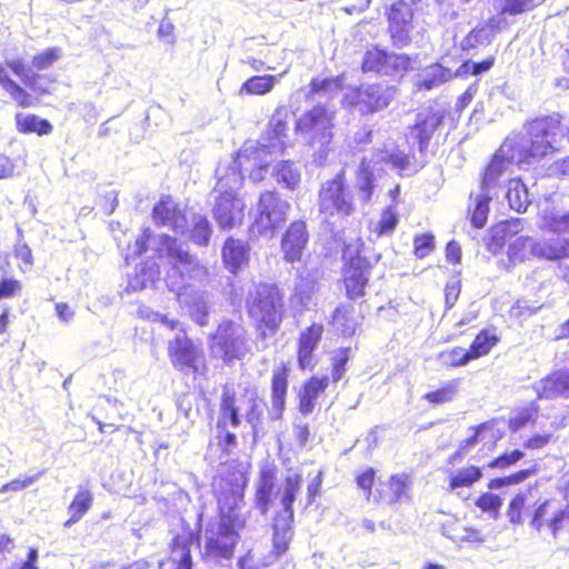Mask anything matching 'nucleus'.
Instances as JSON below:
<instances>
[{
    "label": "nucleus",
    "instance_id": "1",
    "mask_svg": "<svg viewBox=\"0 0 569 569\" xmlns=\"http://www.w3.org/2000/svg\"><path fill=\"white\" fill-rule=\"evenodd\" d=\"M152 243V249L158 258L170 266L167 271L166 282L168 288L176 292L178 300L190 318L200 326H206L209 318V295L199 289L186 284L187 281L203 282L208 278V270L201 266L197 257L189 253L187 246L168 234L151 237V230L144 228L136 239L133 246H128L124 259L128 261L147 250V243Z\"/></svg>",
    "mask_w": 569,
    "mask_h": 569
},
{
    "label": "nucleus",
    "instance_id": "2",
    "mask_svg": "<svg viewBox=\"0 0 569 569\" xmlns=\"http://www.w3.org/2000/svg\"><path fill=\"white\" fill-rule=\"evenodd\" d=\"M247 483L248 479L242 467L233 471L230 478L221 475L214 481L220 523L217 529L206 531L203 558L209 562L216 563L233 556L239 530L246 525V515L242 509Z\"/></svg>",
    "mask_w": 569,
    "mask_h": 569
},
{
    "label": "nucleus",
    "instance_id": "3",
    "mask_svg": "<svg viewBox=\"0 0 569 569\" xmlns=\"http://www.w3.org/2000/svg\"><path fill=\"white\" fill-rule=\"evenodd\" d=\"M242 411L256 433L257 426L260 423L263 413L262 401L258 399L254 391L246 390L242 395L237 397L232 388L224 386L221 395L214 439L209 445L210 456H212L217 447V449L221 450L219 460H222L223 455L229 456L237 448V437L230 430V427L237 428L240 425V412Z\"/></svg>",
    "mask_w": 569,
    "mask_h": 569
},
{
    "label": "nucleus",
    "instance_id": "4",
    "mask_svg": "<svg viewBox=\"0 0 569 569\" xmlns=\"http://www.w3.org/2000/svg\"><path fill=\"white\" fill-rule=\"evenodd\" d=\"M561 117L558 113L528 121L520 133L508 137L501 144V152L513 153L519 168L538 163L558 150L556 137L560 132Z\"/></svg>",
    "mask_w": 569,
    "mask_h": 569
},
{
    "label": "nucleus",
    "instance_id": "5",
    "mask_svg": "<svg viewBox=\"0 0 569 569\" xmlns=\"http://www.w3.org/2000/svg\"><path fill=\"white\" fill-rule=\"evenodd\" d=\"M289 113V109L286 106H278L260 141H249L238 152L239 164L252 167L250 178L253 181H260L263 178L262 171L269 166L272 154L283 152Z\"/></svg>",
    "mask_w": 569,
    "mask_h": 569
},
{
    "label": "nucleus",
    "instance_id": "6",
    "mask_svg": "<svg viewBox=\"0 0 569 569\" xmlns=\"http://www.w3.org/2000/svg\"><path fill=\"white\" fill-rule=\"evenodd\" d=\"M248 167L240 166L237 158L231 166H219L217 169L218 181L212 190V214L221 229H232L243 219L244 203L237 191L242 184L241 169Z\"/></svg>",
    "mask_w": 569,
    "mask_h": 569
},
{
    "label": "nucleus",
    "instance_id": "7",
    "mask_svg": "<svg viewBox=\"0 0 569 569\" xmlns=\"http://www.w3.org/2000/svg\"><path fill=\"white\" fill-rule=\"evenodd\" d=\"M246 305L249 316L258 323L256 347L258 350H264L268 347V331L274 333L282 321L283 295L277 286L252 283L248 290Z\"/></svg>",
    "mask_w": 569,
    "mask_h": 569
},
{
    "label": "nucleus",
    "instance_id": "8",
    "mask_svg": "<svg viewBox=\"0 0 569 569\" xmlns=\"http://www.w3.org/2000/svg\"><path fill=\"white\" fill-rule=\"evenodd\" d=\"M318 208L323 221L331 226L342 222L355 212L353 196L347 188L343 170L321 184Z\"/></svg>",
    "mask_w": 569,
    "mask_h": 569
},
{
    "label": "nucleus",
    "instance_id": "9",
    "mask_svg": "<svg viewBox=\"0 0 569 569\" xmlns=\"http://www.w3.org/2000/svg\"><path fill=\"white\" fill-rule=\"evenodd\" d=\"M302 477L293 470H288L284 482L279 490L282 512L279 513L273 523V552L276 557L283 555L293 537V501L300 491Z\"/></svg>",
    "mask_w": 569,
    "mask_h": 569
},
{
    "label": "nucleus",
    "instance_id": "10",
    "mask_svg": "<svg viewBox=\"0 0 569 569\" xmlns=\"http://www.w3.org/2000/svg\"><path fill=\"white\" fill-rule=\"evenodd\" d=\"M335 111L325 106H316L303 113L297 122V132L305 143L317 150L323 159L328 152L333 133Z\"/></svg>",
    "mask_w": 569,
    "mask_h": 569
},
{
    "label": "nucleus",
    "instance_id": "11",
    "mask_svg": "<svg viewBox=\"0 0 569 569\" xmlns=\"http://www.w3.org/2000/svg\"><path fill=\"white\" fill-rule=\"evenodd\" d=\"M210 349L216 358L226 363L243 358L249 352L250 345L241 319L222 320L211 337Z\"/></svg>",
    "mask_w": 569,
    "mask_h": 569
},
{
    "label": "nucleus",
    "instance_id": "12",
    "mask_svg": "<svg viewBox=\"0 0 569 569\" xmlns=\"http://www.w3.org/2000/svg\"><path fill=\"white\" fill-rule=\"evenodd\" d=\"M153 321H159L171 330L179 329L176 338L169 342L168 352L171 362L178 370L189 373L198 371V362L201 359L199 348L187 337L184 330L180 328V322L169 319L159 312L154 313Z\"/></svg>",
    "mask_w": 569,
    "mask_h": 569
},
{
    "label": "nucleus",
    "instance_id": "13",
    "mask_svg": "<svg viewBox=\"0 0 569 569\" xmlns=\"http://www.w3.org/2000/svg\"><path fill=\"white\" fill-rule=\"evenodd\" d=\"M397 96L393 86L383 83L363 84L350 88L343 96V103L359 111L360 114H373L386 109Z\"/></svg>",
    "mask_w": 569,
    "mask_h": 569
},
{
    "label": "nucleus",
    "instance_id": "14",
    "mask_svg": "<svg viewBox=\"0 0 569 569\" xmlns=\"http://www.w3.org/2000/svg\"><path fill=\"white\" fill-rule=\"evenodd\" d=\"M380 163L390 164L392 169L400 174H410L413 172L410 167L409 156L399 150H380L373 154L372 159H363L357 174V186L362 192L365 201H369L373 191V180L376 166Z\"/></svg>",
    "mask_w": 569,
    "mask_h": 569
},
{
    "label": "nucleus",
    "instance_id": "15",
    "mask_svg": "<svg viewBox=\"0 0 569 569\" xmlns=\"http://www.w3.org/2000/svg\"><path fill=\"white\" fill-rule=\"evenodd\" d=\"M290 209L289 202L282 200L276 192L267 191L260 196L258 203V217L253 228L260 234L272 232L280 227Z\"/></svg>",
    "mask_w": 569,
    "mask_h": 569
},
{
    "label": "nucleus",
    "instance_id": "16",
    "mask_svg": "<svg viewBox=\"0 0 569 569\" xmlns=\"http://www.w3.org/2000/svg\"><path fill=\"white\" fill-rule=\"evenodd\" d=\"M413 9L412 3L405 0L395 2L388 13L389 31L392 42L398 48H403L411 41Z\"/></svg>",
    "mask_w": 569,
    "mask_h": 569
},
{
    "label": "nucleus",
    "instance_id": "17",
    "mask_svg": "<svg viewBox=\"0 0 569 569\" xmlns=\"http://www.w3.org/2000/svg\"><path fill=\"white\" fill-rule=\"evenodd\" d=\"M309 240L307 226L303 221L292 222L281 240V251L287 262L293 263L302 257Z\"/></svg>",
    "mask_w": 569,
    "mask_h": 569
},
{
    "label": "nucleus",
    "instance_id": "18",
    "mask_svg": "<svg viewBox=\"0 0 569 569\" xmlns=\"http://www.w3.org/2000/svg\"><path fill=\"white\" fill-rule=\"evenodd\" d=\"M539 399L569 398V367L558 369L535 383Z\"/></svg>",
    "mask_w": 569,
    "mask_h": 569
},
{
    "label": "nucleus",
    "instance_id": "19",
    "mask_svg": "<svg viewBox=\"0 0 569 569\" xmlns=\"http://www.w3.org/2000/svg\"><path fill=\"white\" fill-rule=\"evenodd\" d=\"M153 220L158 226L169 227L184 234L188 221L178 204L170 198H162L153 208Z\"/></svg>",
    "mask_w": 569,
    "mask_h": 569
},
{
    "label": "nucleus",
    "instance_id": "20",
    "mask_svg": "<svg viewBox=\"0 0 569 569\" xmlns=\"http://www.w3.org/2000/svg\"><path fill=\"white\" fill-rule=\"evenodd\" d=\"M277 473V467L272 463H266L260 469L259 480L256 490V506L261 511V513H266L268 511L273 493L276 497L280 498L279 490L281 489L282 486L278 487L277 492H274L278 480ZM286 476L283 477V479ZM282 482H284V480Z\"/></svg>",
    "mask_w": 569,
    "mask_h": 569
},
{
    "label": "nucleus",
    "instance_id": "21",
    "mask_svg": "<svg viewBox=\"0 0 569 569\" xmlns=\"http://www.w3.org/2000/svg\"><path fill=\"white\" fill-rule=\"evenodd\" d=\"M443 113L440 111H429L428 113H418L417 122L411 128L410 138L418 141L419 151L423 152L429 146V141L442 123Z\"/></svg>",
    "mask_w": 569,
    "mask_h": 569
},
{
    "label": "nucleus",
    "instance_id": "22",
    "mask_svg": "<svg viewBox=\"0 0 569 569\" xmlns=\"http://www.w3.org/2000/svg\"><path fill=\"white\" fill-rule=\"evenodd\" d=\"M379 499L387 505H396L410 500V476L408 473L392 475L381 485Z\"/></svg>",
    "mask_w": 569,
    "mask_h": 569
},
{
    "label": "nucleus",
    "instance_id": "23",
    "mask_svg": "<svg viewBox=\"0 0 569 569\" xmlns=\"http://www.w3.org/2000/svg\"><path fill=\"white\" fill-rule=\"evenodd\" d=\"M369 274V268L362 260H351L345 269V284L349 298L357 299L363 296Z\"/></svg>",
    "mask_w": 569,
    "mask_h": 569
},
{
    "label": "nucleus",
    "instance_id": "24",
    "mask_svg": "<svg viewBox=\"0 0 569 569\" xmlns=\"http://www.w3.org/2000/svg\"><path fill=\"white\" fill-rule=\"evenodd\" d=\"M512 151L510 152H501V147L495 153L491 162L486 168V171L481 181V189L487 191H492V189L498 184L499 179L507 173L509 166L516 162L513 161Z\"/></svg>",
    "mask_w": 569,
    "mask_h": 569
},
{
    "label": "nucleus",
    "instance_id": "25",
    "mask_svg": "<svg viewBox=\"0 0 569 569\" xmlns=\"http://www.w3.org/2000/svg\"><path fill=\"white\" fill-rule=\"evenodd\" d=\"M222 259L226 268L230 272L237 273L248 263L249 248L241 240L228 238L222 248Z\"/></svg>",
    "mask_w": 569,
    "mask_h": 569
},
{
    "label": "nucleus",
    "instance_id": "26",
    "mask_svg": "<svg viewBox=\"0 0 569 569\" xmlns=\"http://www.w3.org/2000/svg\"><path fill=\"white\" fill-rule=\"evenodd\" d=\"M329 386L328 377H312L299 391V411L309 415L315 410L316 400Z\"/></svg>",
    "mask_w": 569,
    "mask_h": 569
},
{
    "label": "nucleus",
    "instance_id": "27",
    "mask_svg": "<svg viewBox=\"0 0 569 569\" xmlns=\"http://www.w3.org/2000/svg\"><path fill=\"white\" fill-rule=\"evenodd\" d=\"M199 545L198 537L192 531L178 535L172 543V561L176 569H192L191 547Z\"/></svg>",
    "mask_w": 569,
    "mask_h": 569
},
{
    "label": "nucleus",
    "instance_id": "28",
    "mask_svg": "<svg viewBox=\"0 0 569 569\" xmlns=\"http://www.w3.org/2000/svg\"><path fill=\"white\" fill-rule=\"evenodd\" d=\"M539 228L557 233L558 237L569 233V211L562 212L547 202L540 212Z\"/></svg>",
    "mask_w": 569,
    "mask_h": 569
},
{
    "label": "nucleus",
    "instance_id": "29",
    "mask_svg": "<svg viewBox=\"0 0 569 569\" xmlns=\"http://www.w3.org/2000/svg\"><path fill=\"white\" fill-rule=\"evenodd\" d=\"M322 331L323 328L321 325L313 323L301 332L298 351V361L301 369H306L312 365V352L318 346Z\"/></svg>",
    "mask_w": 569,
    "mask_h": 569
},
{
    "label": "nucleus",
    "instance_id": "30",
    "mask_svg": "<svg viewBox=\"0 0 569 569\" xmlns=\"http://www.w3.org/2000/svg\"><path fill=\"white\" fill-rule=\"evenodd\" d=\"M288 388V373L286 367H279L273 370L272 375V395H271V410L270 416L272 419H279L282 416L286 395Z\"/></svg>",
    "mask_w": 569,
    "mask_h": 569
},
{
    "label": "nucleus",
    "instance_id": "31",
    "mask_svg": "<svg viewBox=\"0 0 569 569\" xmlns=\"http://www.w3.org/2000/svg\"><path fill=\"white\" fill-rule=\"evenodd\" d=\"M160 279V267L154 261H147L129 274L128 290L138 291L152 287Z\"/></svg>",
    "mask_w": 569,
    "mask_h": 569
},
{
    "label": "nucleus",
    "instance_id": "32",
    "mask_svg": "<svg viewBox=\"0 0 569 569\" xmlns=\"http://www.w3.org/2000/svg\"><path fill=\"white\" fill-rule=\"evenodd\" d=\"M536 257L547 260H559L569 257V239L553 237L537 241Z\"/></svg>",
    "mask_w": 569,
    "mask_h": 569
},
{
    "label": "nucleus",
    "instance_id": "33",
    "mask_svg": "<svg viewBox=\"0 0 569 569\" xmlns=\"http://www.w3.org/2000/svg\"><path fill=\"white\" fill-rule=\"evenodd\" d=\"M453 77H456V72L453 73L449 68L440 63H435L422 70L416 86L418 89L431 90L446 83Z\"/></svg>",
    "mask_w": 569,
    "mask_h": 569
},
{
    "label": "nucleus",
    "instance_id": "34",
    "mask_svg": "<svg viewBox=\"0 0 569 569\" xmlns=\"http://www.w3.org/2000/svg\"><path fill=\"white\" fill-rule=\"evenodd\" d=\"M315 288L316 282L313 279L299 277L289 299L290 307L297 311L309 309L312 305Z\"/></svg>",
    "mask_w": 569,
    "mask_h": 569
},
{
    "label": "nucleus",
    "instance_id": "35",
    "mask_svg": "<svg viewBox=\"0 0 569 569\" xmlns=\"http://www.w3.org/2000/svg\"><path fill=\"white\" fill-rule=\"evenodd\" d=\"M17 129L23 133L37 132L40 136L51 133L53 127L46 120L32 113L19 112L16 114Z\"/></svg>",
    "mask_w": 569,
    "mask_h": 569
},
{
    "label": "nucleus",
    "instance_id": "36",
    "mask_svg": "<svg viewBox=\"0 0 569 569\" xmlns=\"http://www.w3.org/2000/svg\"><path fill=\"white\" fill-rule=\"evenodd\" d=\"M506 197L510 208L517 212L525 211L530 202L528 189L520 179L509 181Z\"/></svg>",
    "mask_w": 569,
    "mask_h": 569
},
{
    "label": "nucleus",
    "instance_id": "37",
    "mask_svg": "<svg viewBox=\"0 0 569 569\" xmlns=\"http://www.w3.org/2000/svg\"><path fill=\"white\" fill-rule=\"evenodd\" d=\"M280 76H254L244 81L240 88V93L246 94H266L270 92L278 82Z\"/></svg>",
    "mask_w": 569,
    "mask_h": 569
},
{
    "label": "nucleus",
    "instance_id": "38",
    "mask_svg": "<svg viewBox=\"0 0 569 569\" xmlns=\"http://www.w3.org/2000/svg\"><path fill=\"white\" fill-rule=\"evenodd\" d=\"M91 505L92 496L90 491L88 489H83L80 487L68 508L70 518L66 522V526H70L72 523L78 522L84 516V513L91 508Z\"/></svg>",
    "mask_w": 569,
    "mask_h": 569
},
{
    "label": "nucleus",
    "instance_id": "39",
    "mask_svg": "<svg viewBox=\"0 0 569 569\" xmlns=\"http://www.w3.org/2000/svg\"><path fill=\"white\" fill-rule=\"evenodd\" d=\"M537 241L530 237H518L508 247V256L512 262L523 261L529 256L536 257Z\"/></svg>",
    "mask_w": 569,
    "mask_h": 569
},
{
    "label": "nucleus",
    "instance_id": "40",
    "mask_svg": "<svg viewBox=\"0 0 569 569\" xmlns=\"http://www.w3.org/2000/svg\"><path fill=\"white\" fill-rule=\"evenodd\" d=\"M411 69V59L407 54L387 52V61L383 68V76L401 78Z\"/></svg>",
    "mask_w": 569,
    "mask_h": 569
},
{
    "label": "nucleus",
    "instance_id": "41",
    "mask_svg": "<svg viewBox=\"0 0 569 569\" xmlns=\"http://www.w3.org/2000/svg\"><path fill=\"white\" fill-rule=\"evenodd\" d=\"M212 234L209 220L201 214H194L191 220L190 239L198 246H207Z\"/></svg>",
    "mask_w": 569,
    "mask_h": 569
},
{
    "label": "nucleus",
    "instance_id": "42",
    "mask_svg": "<svg viewBox=\"0 0 569 569\" xmlns=\"http://www.w3.org/2000/svg\"><path fill=\"white\" fill-rule=\"evenodd\" d=\"M460 379L447 381L441 388L430 391L423 398L433 405H442L452 401L458 395Z\"/></svg>",
    "mask_w": 569,
    "mask_h": 569
},
{
    "label": "nucleus",
    "instance_id": "43",
    "mask_svg": "<svg viewBox=\"0 0 569 569\" xmlns=\"http://www.w3.org/2000/svg\"><path fill=\"white\" fill-rule=\"evenodd\" d=\"M491 191L482 190L475 197V207L471 213V222L476 228H482L487 222Z\"/></svg>",
    "mask_w": 569,
    "mask_h": 569
},
{
    "label": "nucleus",
    "instance_id": "44",
    "mask_svg": "<svg viewBox=\"0 0 569 569\" xmlns=\"http://www.w3.org/2000/svg\"><path fill=\"white\" fill-rule=\"evenodd\" d=\"M558 507L559 502L556 500H543L537 503L530 522L531 527L537 531H541L543 526L548 527V520L552 518Z\"/></svg>",
    "mask_w": 569,
    "mask_h": 569
},
{
    "label": "nucleus",
    "instance_id": "45",
    "mask_svg": "<svg viewBox=\"0 0 569 569\" xmlns=\"http://www.w3.org/2000/svg\"><path fill=\"white\" fill-rule=\"evenodd\" d=\"M493 38V30L491 27L485 26L471 30L461 41L463 50L475 49L479 46L489 44Z\"/></svg>",
    "mask_w": 569,
    "mask_h": 569
},
{
    "label": "nucleus",
    "instance_id": "46",
    "mask_svg": "<svg viewBox=\"0 0 569 569\" xmlns=\"http://www.w3.org/2000/svg\"><path fill=\"white\" fill-rule=\"evenodd\" d=\"M353 307L352 306H342L338 307L333 313V323L335 326L341 330V332L346 336H351L355 333L357 328V321L352 318Z\"/></svg>",
    "mask_w": 569,
    "mask_h": 569
},
{
    "label": "nucleus",
    "instance_id": "47",
    "mask_svg": "<svg viewBox=\"0 0 569 569\" xmlns=\"http://www.w3.org/2000/svg\"><path fill=\"white\" fill-rule=\"evenodd\" d=\"M482 477L480 468L470 466L459 469L450 477V489L456 490L460 487H470Z\"/></svg>",
    "mask_w": 569,
    "mask_h": 569
},
{
    "label": "nucleus",
    "instance_id": "48",
    "mask_svg": "<svg viewBox=\"0 0 569 569\" xmlns=\"http://www.w3.org/2000/svg\"><path fill=\"white\" fill-rule=\"evenodd\" d=\"M496 342L497 337L495 335H490L486 330L478 333L471 343L470 349L468 350L471 359L473 360L489 353Z\"/></svg>",
    "mask_w": 569,
    "mask_h": 569
},
{
    "label": "nucleus",
    "instance_id": "49",
    "mask_svg": "<svg viewBox=\"0 0 569 569\" xmlns=\"http://www.w3.org/2000/svg\"><path fill=\"white\" fill-rule=\"evenodd\" d=\"M276 177L279 182H282L289 189H295L300 182V172L293 163L289 161H281L276 167Z\"/></svg>",
    "mask_w": 569,
    "mask_h": 569
},
{
    "label": "nucleus",
    "instance_id": "50",
    "mask_svg": "<svg viewBox=\"0 0 569 569\" xmlns=\"http://www.w3.org/2000/svg\"><path fill=\"white\" fill-rule=\"evenodd\" d=\"M387 61V51L375 48L366 52L362 61L365 72H376L382 74Z\"/></svg>",
    "mask_w": 569,
    "mask_h": 569
},
{
    "label": "nucleus",
    "instance_id": "51",
    "mask_svg": "<svg viewBox=\"0 0 569 569\" xmlns=\"http://www.w3.org/2000/svg\"><path fill=\"white\" fill-rule=\"evenodd\" d=\"M439 360L445 366L460 367L467 365L472 359L468 350L461 347H456L451 350H446L439 353Z\"/></svg>",
    "mask_w": 569,
    "mask_h": 569
},
{
    "label": "nucleus",
    "instance_id": "52",
    "mask_svg": "<svg viewBox=\"0 0 569 569\" xmlns=\"http://www.w3.org/2000/svg\"><path fill=\"white\" fill-rule=\"evenodd\" d=\"M569 523V506L561 508L560 506L548 520V529L555 540L559 539L566 525Z\"/></svg>",
    "mask_w": 569,
    "mask_h": 569
},
{
    "label": "nucleus",
    "instance_id": "53",
    "mask_svg": "<svg viewBox=\"0 0 569 569\" xmlns=\"http://www.w3.org/2000/svg\"><path fill=\"white\" fill-rule=\"evenodd\" d=\"M398 224V214L392 206H389L381 213L380 220L376 226L379 236L391 233Z\"/></svg>",
    "mask_w": 569,
    "mask_h": 569
},
{
    "label": "nucleus",
    "instance_id": "54",
    "mask_svg": "<svg viewBox=\"0 0 569 569\" xmlns=\"http://www.w3.org/2000/svg\"><path fill=\"white\" fill-rule=\"evenodd\" d=\"M530 491L518 493L509 503L507 516L512 523L522 521L521 511L529 501Z\"/></svg>",
    "mask_w": 569,
    "mask_h": 569
},
{
    "label": "nucleus",
    "instance_id": "55",
    "mask_svg": "<svg viewBox=\"0 0 569 569\" xmlns=\"http://www.w3.org/2000/svg\"><path fill=\"white\" fill-rule=\"evenodd\" d=\"M435 250V237L431 233L417 234L413 239V253L423 259Z\"/></svg>",
    "mask_w": 569,
    "mask_h": 569
},
{
    "label": "nucleus",
    "instance_id": "56",
    "mask_svg": "<svg viewBox=\"0 0 569 569\" xmlns=\"http://www.w3.org/2000/svg\"><path fill=\"white\" fill-rule=\"evenodd\" d=\"M342 87V82L339 78H326L315 79L311 82V91L315 93H323L325 96L331 97L338 92Z\"/></svg>",
    "mask_w": 569,
    "mask_h": 569
},
{
    "label": "nucleus",
    "instance_id": "57",
    "mask_svg": "<svg viewBox=\"0 0 569 569\" xmlns=\"http://www.w3.org/2000/svg\"><path fill=\"white\" fill-rule=\"evenodd\" d=\"M60 58V49L49 48L37 54L32 60V68L41 71L51 67Z\"/></svg>",
    "mask_w": 569,
    "mask_h": 569
},
{
    "label": "nucleus",
    "instance_id": "58",
    "mask_svg": "<svg viewBox=\"0 0 569 569\" xmlns=\"http://www.w3.org/2000/svg\"><path fill=\"white\" fill-rule=\"evenodd\" d=\"M3 89L19 106L29 107L31 104V96L13 80H6Z\"/></svg>",
    "mask_w": 569,
    "mask_h": 569
},
{
    "label": "nucleus",
    "instance_id": "59",
    "mask_svg": "<svg viewBox=\"0 0 569 569\" xmlns=\"http://www.w3.org/2000/svg\"><path fill=\"white\" fill-rule=\"evenodd\" d=\"M7 66L13 71L16 76H18L21 81L29 87H32V82L34 81V72L32 68L26 67L21 59H14L7 62Z\"/></svg>",
    "mask_w": 569,
    "mask_h": 569
},
{
    "label": "nucleus",
    "instance_id": "60",
    "mask_svg": "<svg viewBox=\"0 0 569 569\" xmlns=\"http://www.w3.org/2000/svg\"><path fill=\"white\" fill-rule=\"evenodd\" d=\"M492 59H487L481 62L467 61L457 69L456 77H463L468 73L480 74L485 71H488L492 67Z\"/></svg>",
    "mask_w": 569,
    "mask_h": 569
},
{
    "label": "nucleus",
    "instance_id": "61",
    "mask_svg": "<svg viewBox=\"0 0 569 569\" xmlns=\"http://www.w3.org/2000/svg\"><path fill=\"white\" fill-rule=\"evenodd\" d=\"M502 13L519 14L537 6L536 0H502Z\"/></svg>",
    "mask_w": 569,
    "mask_h": 569
},
{
    "label": "nucleus",
    "instance_id": "62",
    "mask_svg": "<svg viewBox=\"0 0 569 569\" xmlns=\"http://www.w3.org/2000/svg\"><path fill=\"white\" fill-rule=\"evenodd\" d=\"M40 476H41V473H37L34 476H26L23 478L14 479V480L3 485L0 488V492L6 493L9 491H14V492L21 491V490L30 487L33 482H36Z\"/></svg>",
    "mask_w": 569,
    "mask_h": 569
},
{
    "label": "nucleus",
    "instance_id": "63",
    "mask_svg": "<svg viewBox=\"0 0 569 569\" xmlns=\"http://www.w3.org/2000/svg\"><path fill=\"white\" fill-rule=\"evenodd\" d=\"M476 505L485 512L497 513L502 505V500L496 495L483 493L478 498Z\"/></svg>",
    "mask_w": 569,
    "mask_h": 569
},
{
    "label": "nucleus",
    "instance_id": "64",
    "mask_svg": "<svg viewBox=\"0 0 569 569\" xmlns=\"http://www.w3.org/2000/svg\"><path fill=\"white\" fill-rule=\"evenodd\" d=\"M537 410L532 407L525 408L518 412L515 413V416L511 417L509 426L513 431L519 430L522 428L526 423L531 421L533 417L536 416Z\"/></svg>",
    "mask_w": 569,
    "mask_h": 569
}]
</instances>
